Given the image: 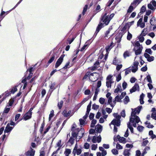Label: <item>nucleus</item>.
Here are the masks:
<instances>
[{"instance_id": "obj_1", "label": "nucleus", "mask_w": 156, "mask_h": 156, "mask_svg": "<svg viewBox=\"0 0 156 156\" xmlns=\"http://www.w3.org/2000/svg\"><path fill=\"white\" fill-rule=\"evenodd\" d=\"M142 106H140L137 108L135 109H132V112L131 113V116L130 118L129 122L132 123L133 126L134 127L136 126V123H138L140 121V119L139 117L136 115L137 113L139 114L140 113L141 109L142 108Z\"/></svg>"}, {"instance_id": "obj_2", "label": "nucleus", "mask_w": 156, "mask_h": 156, "mask_svg": "<svg viewBox=\"0 0 156 156\" xmlns=\"http://www.w3.org/2000/svg\"><path fill=\"white\" fill-rule=\"evenodd\" d=\"M113 115L115 118V119H113L111 122L109 124V126H111L112 124L114 126V131L116 132L117 131V128L115 126H119L120 125V119L121 116L118 114L117 113H114Z\"/></svg>"}, {"instance_id": "obj_3", "label": "nucleus", "mask_w": 156, "mask_h": 156, "mask_svg": "<svg viewBox=\"0 0 156 156\" xmlns=\"http://www.w3.org/2000/svg\"><path fill=\"white\" fill-rule=\"evenodd\" d=\"M110 21V19L108 18V16H106V14H105L102 19V21L103 23H101L98 25L96 32L98 33L101 28L108 24Z\"/></svg>"}, {"instance_id": "obj_4", "label": "nucleus", "mask_w": 156, "mask_h": 156, "mask_svg": "<svg viewBox=\"0 0 156 156\" xmlns=\"http://www.w3.org/2000/svg\"><path fill=\"white\" fill-rule=\"evenodd\" d=\"M112 75H109L106 78V85L108 88H111V84L113 83L112 79Z\"/></svg>"}, {"instance_id": "obj_5", "label": "nucleus", "mask_w": 156, "mask_h": 156, "mask_svg": "<svg viewBox=\"0 0 156 156\" xmlns=\"http://www.w3.org/2000/svg\"><path fill=\"white\" fill-rule=\"evenodd\" d=\"M74 113V112L72 110L67 111L66 110H64L62 113L63 115L65 117H70L72 116Z\"/></svg>"}, {"instance_id": "obj_6", "label": "nucleus", "mask_w": 156, "mask_h": 156, "mask_svg": "<svg viewBox=\"0 0 156 156\" xmlns=\"http://www.w3.org/2000/svg\"><path fill=\"white\" fill-rule=\"evenodd\" d=\"M139 64V62L137 61H135L133 63V66L132 67H130V70L133 73L136 72L138 69V66Z\"/></svg>"}, {"instance_id": "obj_7", "label": "nucleus", "mask_w": 156, "mask_h": 156, "mask_svg": "<svg viewBox=\"0 0 156 156\" xmlns=\"http://www.w3.org/2000/svg\"><path fill=\"white\" fill-rule=\"evenodd\" d=\"M64 55H62L58 59L55 65V67L56 68H57L61 64L63 61Z\"/></svg>"}, {"instance_id": "obj_8", "label": "nucleus", "mask_w": 156, "mask_h": 156, "mask_svg": "<svg viewBox=\"0 0 156 156\" xmlns=\"http://www.w3.org/2000/svg\"><path fill=\"white\" fill-rule=\"evenodd\" d=\"M148 8L154 10L156 8V2L155 0L152 1L148 5Z\"/></svg>"}, {"instance_id": "obj_9", "label": "nucleus", "mask_w": 156, "mask_h": 156, "mask_svg": "<svg viewBox=\"0 0 156 156\" xmlns=\"http://www.w3.org/2000/svg\"><path fill=\"white\" fill-rule=\"evenodd\" d=\"M3 94L2 97H3V98L2 99L0 100V104L6 98L9 97L10 95V91L7 90L2 94Z\"/></svg>"}, {"instance_id": "obj_10", "label": "nucleus", "mask_w": 156, "mask_h": 156, "mask_svg": "<svg viewBox=\"0 0 156 156\" xmlns=\"http://www.w3.org/2000/svg\"><path fill=\"white\" fill-rule=\"evenodd\" d=\"M97 74L95 73H91L89 75V78L92 81H95L98 79L96 77Z\"/></svg>"}, {"instance_id": "obj_11", "label": "nucleus", "mask_w": 156, "mask_h": 156, "mask_svg": "<svg viewBox=\"0 0 156 156\" xmlns=\"http://www.w3.org/2000/svg\"><path fill=\"white\" fill-rule=\"evenodd\" d=\"M112 29V28H110L106 32L105 35V39L109 38L113 35V34H110V32Z\"/></svg>"}, {"instance_id": "obj_12", "label": "nucleus", "mask_w": 156, "mask_h": 156, "mask_svg": "<svg viewBox=\"0 0 156 156\" xmlns=\"http://www.w3.org/2000/svg\"><path fill=\"white\" fill-rule=\"evenodd\" d=\"M101 137L100 136L97 137L94 136L92 139V141L93 143H96L97 142L99 143L101 141Z\"/></svg>"}, {"instance_id": "obj_13", "label": "nucleus", "mask_w": 156, "mask_h": 156, "mask_svg": "<svg viewBox=\"0 0 156 156\" xmlns=\"http://www.w3.org/2000/svg\"><path fill=\"white\" fill-rule=\"evenodd\" d=\"M77 132V137H79V139H80L83 136L84 133V129L81 128L79 130L78 129Z\"/></svg>"}, {"instance_id": "obj_14", "label": "nucleus", "mask_w": 156, "mask_h": 156, "mask_svg": "<svg viewBox=\"0 0 156 156\" xmlns=\"http://www.w3.org/2000/svg\"><path fill=\"white\" fill-rule=\"evenodd\" d=\"M31 115L32 113L30 112H28L23 116L24 120H26L30 119Z\"/></svg>"}, {"instance_id": "obj_15", "label": "nucleus", "mask_w": 156, "mask_h": 156, "mask_svg": "<svg viewBox=\"0 0 156 156\" xmlns=\"http://www.w3.org/2000/svg\"><path fill=\"white\" fill-rule=\"evenodd\" d=\"M81 149H77V147L76 145L73 149V153L74 154V155H75L76 154L77 155H79L81 154Z\"/></svg>"}, {"instance_id": "obj_16", "label": "nucleus", "mask_w": 156, "mask_h": 156, "mask_svg": "<svg viewBox=\"0 0 156 156\" xmlns=\"http://www.w3.org/2000/svg\"><path fill=\"white\" fill-rule=\"evenodd\" d=\"M139 87L138 84H136L132 87V88L130 90V92L132 93L136 90H139Z\"/></svg>"}, {"instance_id": "obj_17", "label": "nucleus", "mask_w": 156, "mask_h": 156, "mask_svg": "<svg viewBox=\"0 0 156 156\" xmlns=\"http://www.w3.org/2000/svg\"><path fill=\"white\" fill-rule=\"evenodd\" d=\"M95 128L96 131L100 133L102 130V126L100 124H98L96 126Z\"/></svg>"}, {"instance_id": "obj_18", "label": "nucleus", "mask_w": 156, "mask_h": 156, "mask_svg": "<svg viewBox=\"0 0 156 156\" xmlns=\"http://www.w3.org/2000/svg\"><path fill=\"white\" fill-rule=\"evenodd\" d=\"M135 54L136 55L140 54L142 50V47H137V48H135Z\"/></svg>"}, {"instance_id": "obj_19", "label": "nucleus", "mask_w": 156, "mask_h": 156, "mask_svg": "<svg viewBox=\"0 0 156 156\" xmlns=\"http://www.w3.org/2000/svg\"><path fill=\"white\" fill-rule=\"evenodd\" d=\"M150 23L152 25L156 26V19L154 17H152L150 20Z\"/></svg>"}, {"instance_id": "obj_20", "label": "nucleus", "mask_w": 156, "mask_h": 156, "mask_svg": "<svg viewBox=\"0 0 156 156\" xmlns=\"http://www.w3.org/2000/svg\"><path fill=\"white\" fill-rule=\"evenodd\" d=\"M10 132V123H8L4 130V133L6 134V133H8Z\"/></svg>"}, {"instance_id": "obj_21", "label": "nucleus", "mask_w": 156, "mask_h": 156, "mask_svg": "<svg viewBox=\"0 0 156 156\" xmlns=\"http://www.w3.org/2000/svg\"><path fill=\"white\" fill-rule=\"evenodd\" d=\"M134 7H135V5H134V3H132L127 10V12L129 13L131 12L134 9Z\"/></svg>"}, {"instance_id": "obj_22", "label": "nucleus", "mask_w": 156, "mask_h": 156, "mask_svg": "<svg viewBox=\"0 0 156 156\" xmlns=\"http://www.w3.org/2000/svg\"><path fill=\"white\" fill-rule=\"evenodd\" d=\"M35 151L32 150L31 151H28L27 153V156H34Z\"/></svg>"}, {"instance_id": "obj_23", "label": "nucleus", "mask_w": 156, "mask_h": 156, "mask_svg": "<svg viewBox=\"0 0 156 156\" xmlns=\"http://www.w3.org/2000/svg\"><path fill=\"white\" fill-rule=\"evenodd\" d=\"M119 141L120 142L125 144L126 143V139L123 137H120L119 138Z\"/></svg>"}, {"instance_id": "obj_24", "label": "nucleus", "mask_w": 156, "mask_h": 156, "mask_svg": "<svg viewBox=\"0 0 156 156\" xmlns=\"http://www.w3.org/2000/svg\"><path fill=\"white\" fill-rule=\"evenodd\" d=\"M78 131H77L76 130L73 131V132L72 133V136L73 137V138H75L76 136L77 137Z\"/></svg>"}, {"instance_id": "obj_25", "label": "nucleus", "mask_w": 156, "mask_h": 156, "mask_svg": "<svg viewBox=\"0 0 156 156\" xmlns=\"http://www.w3.org/2000/svg\"><path fill=\"white\" fill-rule=\"evenodd\" d=\"M121 101V99H120L119 96V95H117L115 97V100L113 101V102L115 103V104L116 101L120 102Z\"/></svg>"}, {"instance_id": "obj_26", "label": "nucleus", "mask_w": 156, "mask_h": 156, "mask_svg": "<svg viewBox=\"0 0 156 156\" xmlns=\"http://www.w3.org/2000/svg\"><path fill=\"white\" fill-rule=\"evenodd\" d=\"M55 85V83L54 82L51 83V85L50 86V89L49 90V92L50 93H51L52 91L53 90V89L54 87V86Z\"/></svg>"}, {"instance_id": "obj_27", "label": "nucleus", "mask_w": 156, "mask_h": 156, "mask_svg": "<svg viewBox=\"0 0 156 156\" xmlns=\"http://www.w3.org/2000/svg\"><path fill=\"white\" fill-rule=\"evenodd\" d=\"M5 13V12L4 11H2L0 14V22L3 19L4 17L5 16L4 14Z\"/></svg>"}, {"instance_id": "obj_28", "label": "nucleus", "mask_w": 156, "mask_h": 156, "mask_svg": "<svg viewBox=\"0 0 156 156\" xmlns=\"http://www.w3.org/2000/svg\"><path fill=\"white\" fill-rule=\"evenodd\" d=\"M5 13V12L4 11H2L0 14V22L3 19L4 17L5 16L4 14Z\"/></svg>"}, {"instance_id": "obj_29", "label": "nucleus", "mask_w": 156, "mask_h": 156, "mask_svg": "<svg viewBox=\"0 0 156 156\" xmlns=\"http://www.w3.org/2000/svg\"><path fill=\"white\" fill-rule=\"evenodd\" d=\"M97 122V121L95 119H93L90 125V127H94L95 125L96 124Z\"/></svg>"}, {"instance_id": "obj_30", "label": "nucleus", "mask_w": 156, "mask_h": 156, "mask_svg": "<svg viewBox=\"0 0 156 156\" xmlns=\"http://www.w3.org/2000/svg\"><path fill=\"white\" fill-rule=\"evenodd\" d=\"M129 99L128 96H126L123 100L125 104H127L129 101Z\"/></svg>"}, {"instance_id": "obj_31", "label": "nucleus", "mask_w": 156, "mask_h": 156, "mask_svg": "<svg viewBox=\"0 0 156 156\" xmlns=\"http://www.w3.org/2000/svg\"><path fill=\"white\" fill-rule=\"evenodd\" d=\"M54 115V112L53 110H51L50 112V113L49 115V120H50L51 119L53 116Z\"/></svg>"}, {"instance_id": "obj_32", "label": "nucleus", "mask_w": 156, "mask_h": 156, "mask_svg": "<svg viewBox=\"0 0 156 156\" xmlns=\"http://www.w3.org/2000/svg\"><path fill=\"white\" fill-rule=\"evenodd\" d=\"M121 87L120 86H117L116 88L115 89L114 91L115 93H118L119 92H121Z\"/></svg>"}, {"instance_id": "obj_33", "label": "nucleus", "mask_w": 156, "mask_h": 156, "mask_svg": "<svg viewBox=\"0 0 156 156\" xmlns=\"http://www.w3.org/2000/svg\"><path fill=\"white\" fill-rule=\"evenodd\" d=\"M91 106V102L90 103V104L88 105L87 108V111L86 113L87 114H89V113L90 110V108Z\"/></svg>"}, {"instance_id": "obj_34", "label": "nucleus", "mask_w": 156, "mask_h": 156, "mask_svg": "<svg viewBox=\"0 0 156 156\" xmlns=\"http://www.w3.org/2000/svg\"><path fill=\"white\" fill-rule=\"evenodd\" d=\"M146 126L148 128H152L154 127L150 123L148 122H146Z\"/></svg>"}, {"instance_id": "obj_35", "label": "nucleus", "mask_w": 156, "mask_h": 156, "mask_svg": "<svg viewBox=\"0 0 156 156\" xmlns=\"http://www.w3.org/2000/svg\"><path fill=\"white\" fill-rule=\"evenodd\" d=\"M105 101V99L102 98H101L99 99V102L101 104H104Z\"/></svg>"}, {"instance_id": "obj_36", "label": "nucleus", "mask_w": 156, "mask_h": 156, "mask_svg": "<svg viewBox=\"0 0 156 156\" xmlns=\"http://www.w3.org/2000/svg\"><path fill=\"white\" fill-rule=\"evenodd\" d=\"M112 97L108 98V104L111 105L112 107H113L114 106L111 104L112 102Z\"/></svg>"}, {"instance_id": "obj_37", "label": "nucleus", "mask_w": 156, "mask_h": 156, "mask_svg": "<svg viewBox=\"0 0 156 156\" xmlns=\"http://www.w3.org/2000/svg\"><path fill=\"white\" fill-rule=\"evenodd\" d=\"M123 154L125 156H129L130 153L128 150H125L124 151Z\"/></svg>"}, {"instance_id": "obj_38", "label": "nucleus", "mask_w": 156, "mask_h": 156, "mask_svg": "<svg viewBox=\"0 0 156 156\" xmlns=\"http://www.w3.org/2000/svg\"><path fill=\"white\" fill-rule=\"evenodd\" d=\"M71 152V150L69 149H67L65 151V154H66V156H68L69 154H70Z\"/></svg>"}, {"instance_id": "obj_39", "label": "nucleus", "mask_w": 156, "mask_h": 156, "mask_svg": "<svg viewBox=\"0 0 156 156\" xmlns=\"http://www.w3.org/2000/svg\"><path fill=\"white\" fill-rule=\"evenodd\" d=\"M150 149L149 147H147L144 149V152L142 153V155L144 156V155L147 153V151H148Z\"/></svg>"}, {"instance_id": "obj_40", "label": "nucleus", "mask_w": 156, "mask_h": 156, "mask_svg": "<svg viewBox=\"0 0 156 156\" xmlns=\"http://www.w3.org/2000/svg\"><path fill=\"white\" fill-rule=\"evenodd\" d=\"M139 39L140 42H142L144 41V38L142 35H140L139 37Z\"/></svg>"}, {"instance_id": "obj_41", "label": "nucleus", "mask_w": 156, "mask_h": 156, "mask_svg": "<svg viewBox=\"0 0 156 156\" xmlns=\"http://www.w3.org/2000/svg\"><path fill=\"white\" fill-rule=\"evenodd\" d=\"M112 152L114 155H117L118 154V151L115 149H112Z\"/></svg>"}, {"instance_id": "obj_42", "label": "nucleus", "mask_w": 156, "mask_h": 156, "mask_svg": "<svg viewBox=\"0 0 156 156\" xmlns=\"http://www.w3.org/2000/svg\"><path fill=\"white\" fill-rule=\"evenodd\" d=\"M17 88L16 87V86L15 87H14L10 91V93H12V94H14V93L17 91Z\"/></svg>"}, {"instance_id": "obj_43", "label": "nucleus", "mask_w": 156, "mask_h": 156, "mask_svg": "<svg viewBox=\"0 0 156 156\" xmlns=\"http://www.w3.org/2000/svg\"><path fill=\"white\" fill-rule=\"evenodd\" d=\"M122 77L120 73L116 77V81L118 82H119L121 79Z\"/></svg>"}, {"instance_id": "obj_44", "label": "nucleus", "mask_w": 156, "mask_h": 156, "mask_svg": "<svg viewBox=\"0 0 156 156\" xmlns=\"http://www.w3.org/2000/svg\"><path fill=\"white\" fill-rule=\"evenodd\" d=\"M127 127L129 129L131 132L133 133V128L131 126L130 122H129L127 124Z\"/></svg>"}, {"instance_id": "obj_45", "label": "nucleus", "mask_w": 156, "mask_h": 156, "mask_svg": "<svg viewBox=\"0 0 156 156\" xmlns=\"http://www.w3.org/2000/svg\"><path fill=\"white\" fill-rule=\"evenodd\" d=\"M127 127L129 129L131 132L133 133V128L131 126L130 122H129L127 124Z\"/></svg>"}, {"instance_id": "obj_46", "label": "nucleus", "mask_w": 156, "mask_h": 156, "mask_svg": "<svg viewBox=\"0 0 156 156\" xmlns=\"http://www.w3.org/2000/svg\"><path fill=\"white\" fill-rule=\"evenodd\" d=\"M75 139L74 138L71 137L69 140V142L71 144H73L74 142Z\"/></svg>"}, {"instance_id": "obj_47", "label": "nucleus", "mask_w": 156, "mask_h": 156, "mask_svg": "<svg viewBox=\"0 0 156 156\" xmlns=\"http://www.w3.org/2000/svg\"><path fill=\"white\" fill-rule=\"evenodd\" d=\"M116 148L117 149H122L123 148L122 146L119 143L116 144Z\"/></svg>"}, {"instance_id": "obj_48", "label": "nucleus", "mask_w": 156, "mask_h": 156, "mask_svg": "<svg viewBox=\"0 0 156 156\" xmlns=\"http://www.w3.org/2000/svg\"><path fill=\"white\" fill-rule=\"evenodd\" d=\"M132 37V35L129 32H128L127 36V39L128 40H130Z\"/></svg>"}, {"instance_id": "obj_49", "label": "nucleus", "mask_w": 156, "mask_h": 156, "mask_svg": "<svg viewBox=\"0 0 156 156\" xmlns=\"http://www.w3.org/2000/svg\"><path fill=\"white\" fill-rule=\"evenodd\" d=\"M142 0H134L133 3H134V5L136 6V4H139Z\"/></svg>"}, {"instance_id": "obj_50", "label": "nucleus", "mask_w": 156, "mask_h": 156, "mask_svg": "<svg viewBox=\"0 0 156 156\" xmlns=\"http://www.w3.org/2000/svg\"><path fill=\"white\" fill-rule=\"evenodd\" d=\"M154 58L153 56H150L147 59V60L149 62H151L154 60Z\"/></svg>"}, {"instance_id": "obj_51", "label": "nucleus", "mask_w": 156, "mask_h": 156, "mask_svg": "<svg viewBox=\"0 0 156 156\" xmlns=\"http://www.w3.org/2000/svg\"><path fill=\"white\" fill-rule=\"evenodd\" d=\"M126 94V93L125 92H122L120 96H119V97L120 98V99L121 100L125 96Z\"/></svg>"}, {"instance_id": "obj_52", "label": "nucleus", "mask_w": 156, "mask_h": 156, "mask_svg": "<svg viewBox=\"0 0 156 156\" xmlns=\"http://www.w3.org/2000/svg\"><path fill=\"white\" fill-rule=\"evenodd\" d=\"M145 52L150 55H151L152 54V51H151V49H147L145 50Z\"/></svg>"}, {"instance_id": "obj_53", "label": "nucleus", "mask_w": 156, "mask_h": 156, "mask_svg": "<svg viewBox=\"0 0 156 156\" xmlns=\"http://www.w3.org/2000/svg\"><path fill=\"white\" fill-rule=\"evenodd\" d=\"M144 129V127L142 126H138L137 128V129L139 131H142Z\"/></svg>"}, {"instance_id": "obj_54", "label": "nucleus", "mask_w": 156, "mask_h": 156, "mask_svg": "<svg viewBox=\"0 0 156 156\" xmlns=\"http://www.w3.org/2000/svg\"><path fill=\"white\" fill-rule=\"evenodd\" d=\"M90 147V144L87 143H86L84 145V147L86 149H88Z\"/></svg>"}, {"instance_id": "obj_55", "label": "nucleus", "mask_w": 156, "mask_h": 156, "mask_svg": "<svg viewBox=\"0 0 156 156\" xmlns=\"http://www.w3.org/2000/svg\"><path fill=\"white\" fill-rule=\"evenodd\" d=\"M123 56L125 58L129 56V52L127 51L125 52L124 53Z\"/></svg>"}, {"instance_id": "obj_56", "label": "nucleus", "mask_w": 156, "mask_h": 156, "mask_svg": "<svg viewBox=\"0 0 156 156\" xmlns=\"http://www.w3.org/2000/svg\"><path fill=\"white\" fill-rule=\"evenodd\" d=\"M147 81L149 82L150 83H152V80L151 78V77L150 75H148L147 76Z\"/></svg>"}, {"instance_id": "obj_57", "label": "nucleus", "mask_w": 156, "mask_h": 156, "mask_svg": "<svg viewBox=\"0 0 156 156\" xmlns=\"http://www.w3.org/2000/svg\"><path fill=\"white\" fill-rule=\"evenodd\" d=\"M151 117L153 119L156 120V112H152Z\"/></svg>"}, {"instance_id": "obj_58", "label": "nucleus", "mask_w": 156, "mask_h": 156, "mask_svg": "<svg viewBox=\"0 0 156 156\" xmlns=\"http://www.w3.org/2000/svg\"><path fill=\"white\" fill-rule=\"evenodd\" d=\"M97 148V144H93L91 146V149L92 150H95Z\"/></svg>"}, {"instance_id": "obj_59", "label": "nucleus", "mask_w": 156, "mask_h": 156, "mask_svg": "<svg viewBox=\"0 0 156 156\" xmlns=\"http://www.w3.org/2000/svg\"><path fill=\"white\" fill-rule=\"evenodd\" d=\"M99 106L95 104H94L92 106V108L94 110H96L98 109Z\"/></svg>"}, {"instance_id": "obj_60", "label": "nucleus", "mask_w": 156, "mask_h": 156, "mask_svg": "<svg viewBox=\"0 0 156 156\" xmlns=\"http://www.w3.org/2000/svg\"><path fill=\"white\" fill-rule=\"evenodd\" d=\"M145 30V29H143V30L142 31V32L141 33V34L140 35H142L143 36H145L147 34V32L146 31H144V30Z\"/></svg>"}, {"instance_id": "obj_61", "label": "nucleus", "mask_w": 156, "mask_h": 156, "mask_svg": "<svg viewBox=\"0 0 156 156\" xmlns=\"http://www.w3.org/2000/svg\"><path fill=\"white\" fill-rule=\"evenodd\" d=\"M88 7V5H86L84 7L83 12V14L84 15L85 12L86 11Z\"/></svg>"}, {"instance_id": "obj_62", "label": "nucleus", "mask_w": 156, "mask_h": 156, "mask_svg": "<svg viewBox=\"0 0 156 156\" xmlns=\"http://www.w3.org/2000/svg\"><path fill=\"white\" fill-rule=\"evenodd\" d=\"M55 58V56L54 55L48 61V63H50L52 62L54 60Z\"/></svg>"}, {"instance_id": "obj_63", "label": "nucleus", "mask_w": 156, "mask_h": 156, "mask_svg": "<svg viewBox=\"0 0 156 156\" xmlns=\"http://www.w3.org/2000/svg\"><path fill=\"white\" fill-rule=\"evenodd\" d=\"M9 111H10V108H5L4 109L3 112L4 113H7L9 112Z\"/></svg>"}, {"instance_id": "obj_64", "label": "nucleus", "mask_w": 156, "mask_h": 156, "mask_svg": "<svg viewBox=\"0 0 156 156\" xmlns=\"http://www.w3.org/2000/svg\"><path fill=\"white\" fill-rule=\"evenodd\" d=\"M63 103V102L62 101H61L58 102V105L59 109H60L62 108Z\"/></svg>"}]
</instances>
